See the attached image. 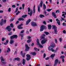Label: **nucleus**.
<instances>
[{"mask_svg": "<svg viewBox=\"0 0 66 66\" xmlns=\"http://www.w3.org/2000/svg\"><path fill=\"white\" fill-rule=\"evenodd\" d=\"M23 24H21L20 25H19L18 28L19 29H22V27H21L22 26H23Z\"/></svg>", "mask_w": 66, "mask_h": 66, "instance_id": "obj_14", "label": "nucleus"}, {"mask_svg": "<svg viewBox=\"0 0 66 66\" xmlns=\"http://www.w3.org/2000/svg\"><path fill=\"white\" fill-rule=\"evenodd\" d=\"M12 7H13L14 8H15V5H13L12 6Z\"/></svg>", "mask_w": 66, "mask_h": 66, "instance_id": "obj_60", "label": "nucleus"}, {"mask_svg": "<svg viewBox=\"0 0 66 66\" xmlns=\"http://www.w3.org/2000/svg\"><path fill=\"white\" fill-rule=\"evenodd\" d=\"M18 10V8H16V9L15 11V12L14 13H16V12H17Z\"/></svg>", "mask_w": 66, "mask_h": 66, "instance_id": "obj_40", "label": "nucleus"}, {"mask_svg": "<svg viewBox=\"0 0 66 66\" xmlns=\"http://www.w3.org/2000/svg\"><path fill=\"white\" fill-rule=\"evenodd\" d=\"M52 29L54 30V32L55 34H57V27L55 25H52Z\"/></svg>", "mask_w": 66, "mask_h": 66, "instance_id": "obj_2", "label": "nucleus"}, {"mask_svg": "<svg viewBox=\"0 0 66 66\" xmlns=\"http://www.w3.org/2000/svg\"><path fill=\"white\" fill-rule=\"evenodd\" d=\"M57 23L58 25H59V26H60V20L57 21Z\"/></svg>", "mask_w": 66, "mask_h": 66, "instance_id": "obj_37", "label": "nucleus"}, {"mask_svg": "<svg viewBox=\"0 0 66 66\" xmlns=\"http://www.w3.org/2000/svg\"><path fill=\"white\" fill-rule=\"evenodd\" d=\"M27 16V15H23L22 16V18H25Z\"/></svg>", "mask_w": 66, "mask_h": 66, "instance_id": "obj_31", "label": "nucleus"}, {"mask_svg": "<svg viewBox=\"0 0 66 66\" xmlns=\"http://www.w3.org/2000/svg\"><path fill=\"white\" fill-rule=\"evenodd\" d=\"M37 45L38 46L39 45V47L40 48H43V45H41L39 43V39H38L37 40Z\"/></svg>", "mask_w": 66, "mask_h": 66, "instance_id": "obj_5", "label": "nucleus"}, {"mask_svg": "<svg viewBox=\"0 0 66 66\" xmlns=\"http://www.w3.org/2000/svg\"><path fill=\"white\" fill-rule=\"evenodd\" d=\"M48 29L50 30V29H51V25H48Z\"/></svg>", "mask_w": 66, "mask_h": 66, "instance_id": "obj_35", "label": "nucleus"}, {"mask_svg": "<svg viewBox=\"0 0 66 66\" xmlns=\"http://www.w3.org/2000/svg\"><path fill=\"white\" fill-rule=\"evenodd\" d=\"M44 13L45 16H47V12H46V11L45 10H44Z\"/></svg>", "mask_w": 66, "mask_h": 66, "instance_id": "obj_41", "label": "nucleus"}, {"mask_svg": "<svg viewBox=\"0 0 66 66\" xmlns=\"http://www.w3.org/2000/svg\"><path fill=\"white\" fill-rule=\"evenodd\" d=\"M46 9V5L44 3L43 4V10H45Z\"/></svg>", "mask_w": 66, "mask_h": 66, "instance_id": "obj_19", "label": "nucleus"}, {"mask_svg": "<svg viewBox=\"0 0 66 66\" xmlns=\"http://www.w3.org/2000/svg\"><path fill=\"white\" fill-rule=\"evenodd\" d=\"M31 38V37L30 36H28L27 37V39H30Z\"/></svg>", "mask_w": 66, "mask_h": 66, "instance_id": "obj_53", "label": "nucleus"}, {"mask_svg": "<svg viewBox=\"0 0 66 66\" xmlns=\"http://www.w3.org/2000/svg\"><path fill=\"white\" fill-rule=\"evenodd\" d=\"M40 38H41V39H44V38H45V37L43 36L42 37H41Z\"/></svg>", "mask_w": 66, "mask_h": 66, "instance_id": "obj_59", "label": "nucleus"}, {"mask_svg": "<svg viewBox=\"0 0 66 66\" xmlns=\"http://www.w3.org/2000/svg\"><path fill=\"white\" fill-rule=\"evenodd\" d=\"M14 59L15 60H16L17 61H19V62L20 60V58H14Z\"/></svg>", "mask_w": 66, "mask_h": 66, "instance_id": "obj_22", "label": "nucleus"}, {"mask_svg": "<svg viewBox=\"0 0 66 66\" xmlns=\"http://www.w3.org/2000/svg\"><path fill=\"white\" fill-rule=\"evenodd\" d=\"M31 21V20L30 19H29L28 20H27L26 22V25H28V24H29V23Z\"/></svg>", "mask_w": 66, "mask_h": 66, "instance_id": "obj_17", "label": "nucleus"}, {"mask_svg": "<svg viewBox=\"0 0 66 66\" xmlns=\"http://www.w3.org/2000/svg\"><path fill=\"white\" fill-rule=\"evenodd\" d=\"M2 63H3V64H5L6 63V62L2 61L1 62Z\"/></svg>", "mask_w": 66, "mask_h": 66, "instance_id": "obj_52", "label": "nucleus"}, {"mask_svg": "<svg viewBox=\"0 0 66 66\" xmlns=\"http://www.w3.org/2000/svg\"><path fill=\"white\" fill-rule=\"evenodd\" d=\"M10 26L12 28H13L14 27V25H13L12 23L10 24Z\"/></svg>", "mask_w": 66, "mask_h": 66, "instance_id": "obj_42", "label": "nucleus"}, {"mask_svg": "<svg viewBox=\"0 0 66 66\" xmlns=\"http://www.w3.org/2000/svg\"><path fill=\"white\" fill-rule=\"evenodd\" d=\"M34 50H35V51H39V50L37 48H36V47H35L34 48Z\"/></svg>", "mask_w": 66, "mask_h": 66, "instance_id": "obj_30", "label": "nucleus"}, {"mask_svg": "<svg viewBox=\"0 0 66 66\" xmlns=\"http://www.w3.org/2000/svg\"><path fill=\"white\" fill-rule=\"evenodd\" d=\"M59 61V60L57 59H56L54 63L56 64H57L58 63V62Z\"/></svg>", "mask_w": 66, "mask_h": 66, "instance_id": "obj_18", "label": "nucleus"}, {"mask_svg": "<svg viewBox=\"0 0 66 66\" xmlns=\"http://www.w3.org/2000/svg\"><path fill=\"white\" fill-rule=\"evenodd\" d=\"M18 66H19V65H21V63H19L18 64Z\"/></svg>", "mask_w": 66, "mask_h": 66, "instance_id": "obj_61", "label": "nucleus"}, {"mask_svg": "<svg viewBox=\"0 0 66 66\" xmlns=\"http://www.w3.org/2000/svg\"><path fill=\"white\" fill-rule=\"evenodd\" d=\"M6 20H4L3 19H2L1 21H0V25L1 26H2L3 23H6Z\"/></svg>", "mask_w": 66, "mask_h": 66, "instance_id": "obj_6", "label": "nucleus"}, {"mask_svg": "<svg viewBox=\"0 0 66 66\" xmlns=\"http://www.w3.org/2000/svg\"><path fill=\"white\" fill-rule=\"evenodd\" d=\"M52 15L53 17H54V18H57L56 14H55L54 12H52Z\"/></svg>", "mask_w": 66, "mask_h": 66, "instance_id": "obj_12", "label": "nucleus"}, {"mask_svg": "<svg viewBox=\"0 0 66 66\" xmlns=\"http://www.w3.org/2000/svg\"><path fill=\"white\" fill-rule=\"evenodd\" d=\"M44 30V28H43V26H41L40 27V32H42V31H43Z\"/></svg>", "mask_w": 66, "mask_h": 66, "instance_id": "obj_15", "label": "nucleus"}, {"mask_svg": "<svg viewBox=\"0 0 66 66\" xmlns=\"http://www.w3.org/2000/svg\"><path fill=\"white\" fill-rule=\"evenodd\" d=\"M28 12H29L28 13V15H29L30 16H31L32 15L33 11L32 10L30 9V8L29 7L28 8Z\"/></svg>", "mask_w": 66, "mask_h": 66, "instance_id": "obj_3", "label": "nucleus"}, {"mask_svg": "<svg viewBox=\"0 0 66 66\" xmlns=\"http://www.w3.org/2000/svg\"><path fill=\"white\" fill-rule=\"evenodd\" d=\"M14 19H13V18L11 19H10V21H13V20H14Z\"/></svg>", "mask_w": 66, "mask_h": 66, "instance_id": "obj_58", "label": "nucleus"}, {"mask_svg": "<svg viewBox=\"0 0 66 66\" xmlns=\"http://www.w3.org/2000/svg\"><path fill=\"white\" fill-rule=\"evenodd\" d=\"M24 5H25L24 4H22V7L23 8V9H24Z\"/></svg>", "mask_w": 66, "mask_h": 66, "instance_id": "obj_39", "label": "nucleus"}, {"mask_svg": "<svg viewBox=\"0 0 66 66\" xmlns=\"http://www.w3.org/2000/svg\"><path fill=\"white\" fill-rule=\"evenodd\" d=\"M42 26L43 27V28H44V29H46V26H45L43 25Z\"/></svg>", "mask_w": 66, "mask_h": 66, "instance_id": "obj_44", "label": "nucleus"}, {"mask_svg": "<svg viewBox=\"0 0 66 66\" xmlns=\"http://www.w3.org/2000/svg\"><path fill=\"white\" fill-rule=\"evenodd\" d=\"M55 55V54H52L50 56V57L52 58V59H53V57H54Z\"/></svg>", "mask_w": 66, "mask_h": 66, "instance_id": "obj_20", "label": "nucleus"}, {"mask_svg": "<svg viewBox=\"0 0 66 66\" xmlns=\"http://www.w3.org/2000/svg\"><path fill=\"white\" fill-rule=\"evenodd\" d=\"M20 54L23 57H25V56H24L25 55V53H24L23 54L22 51H21V52Z\"/></svg>", "mask_w": 66, "mask_h": 66, "instance_id": "obj_13", "label": "nucleus"}, {"mask_svg": "<svg viewBox=\"0 0 66 66\" xmlns=\"http://www.w3.org/2000/svg\"><path fill=\"white\" fill-rule=\"evenodd\" d=\"M10 51H11V49H10V48H8L6 51L7 53H9V52H10Z\"/></svg>", "mask_w": 66, "mask_h": 66, "instance_id": "obj_23", "label": "nucleus"}, {"mask_svg": "<svg viewBox=\"0 0 66 66\" xmlns=\"http://www.w3.org/2000/svg\"><path fill=\"white\" fill-rule=\"evenodd\" d=\"M63 48H66V45H65L63 46Z\"/></svg>", "mask_w": 66, "mask_h": 66, "instance_id": "obj_64", "label": "nucleus"}, {"mask_svg": "<svg viewBox=\"0 0 66 66\" xmlns=\"http://www.w3.org/2000/svg\"><path fill=\"white\" fill-rule=\"evenodd\" d=\"M25 46L26 48L25 50V51H28L29 50L30 47L28 46V45L27 44Z\"/></svg>", "mask_w": 66, "mask_h": 66, "instance_id": "obj_9", "label": "nucleus"}, {"mask_svg": "<svg viewBox=\"0 0 66 66\" xmlns=\"http://www.w3.org/2000/svg\"><path fill=\"white\" fill-rule=\"evenodd\" d=\"M62 25L63 26H66V24L64 22L63 23Z\"/></svg>", "mask_w": 66, "mask_h": 66, "instance_id": "obj_48", "label": "nucleus"}, {"mask_svg": "<svg viewBox=\"0 0 66 66\" xmlns=\"http://www.w3.org/2000/svg\"><path fill=\"white\" fill-rule=\"evenodd\" d=\"M45 57H46V54L45 53H44V54L43 58H45Z\"/></svg>", "mask_w": 66, "mask_h": 66, "instance_id": "obj_51", "label": "nucleus"}, {"mask_svg": "<svg viewBox=\"0 0 66 66\" xmlns=\"http://www.w3.org/2000/svg\"><path fill=\"white\" fill-rule=\"evenodd\" d=\"M57 50H59V47H57L56 48L55 50H54V52L55 53H56V51Z\"/></svg>", "mask_w": 66, "mask_h": 66, "instance_id": "obj_34", "label": "nucleus"}, {"mask_svg": "<svg viewBox=\"0 0 66 66\" xmlns=\"http://www.w3.org/2000/svg\"><path fill=\"white\" fill-rule=\"evenodd\" d=\"M27 42V43H30L31 42V41L30 40H28Z\"/></svg>", "mask_w": 66, "mask_h": 66, "instance_id": "obj_46", "label": "nucleus"}, {"mask_svg": "<svg viewBox=\"0 0 66 66\" xmlns=\"http://www.w3.org/2000/svg\"><path fill=\"white\" fill-rule=\"evenodd\" d=\"M10 38H11V39H12L14 38V35L11 36L10 37Z\"/></svg>", "mask_w": 66, "mask_h": 66, "instance_id": "obj_38", "label": "nucleus"}, {"mask_svg": "<svg viewBox=\"0 0 66 66\" xmlns=\"http://www.w3.org/2000/svg\"><path fill=\"white\" fill-rule=\"evenodd\" d=\"M20 13V12L19 11H18V12H17L16 13V15H17L18 14H19V13Z\"/></svg>", "mask_w": 66, "mask_h": 66, "instance_id": "obj_57", "label": "nucleus"}, {"mask_svg": "<svg viewBox=\"0 0 66 66\" xmlns=\"http://www.w3.org/2000/svg\"><path fill=\"white\" fill-rule=\"evenodd\" d=\"M19 35L21 36V37H23V35L21 34H20Z\"/></svg>", "mask_w": 66, "mask_h": 66, "instance_id": "obj_55", "label": "nucleus"}, {"mask_svg": "<svg viewBox=\"0 0 66 66\" xmlns=\"http://www.w3.org/2000/svg\"><path fill=\"white\" fill-rule=\"evenodd\" d=\"M24 30H23L21 31L20 32V33H24Z\"/></svg>", "mask_w": 66, "mask_h": 66, "instance_id": "obj_47", "label": "nucleus"}, {"mask_svg": "<svg viewBox=\"0 0 66 66\" xmlns=\"http://www.w3.org/2000/svg\"><path fill=\"white\" fill-rule=\"evenodd\" d=\"M11 8H9L8 10V12H11Z\"/></svg>", "mask_w": 66, "mask_h": 66, "instance_id": "obj_43", "label": "nucleus"}, {"mask_svg": "<svg viewBox=\"0 0 66 66\" xmlns=\"http://www.w3.org/2000/svg\"><path fill=\"white\" fill-rule=\"evenodd\" d=\"M43 2L42 1H41L39 5L38 6V12H40V7H43Z\"/></svg>", "mask_w": 66, "mask_h": 66, "instance_id": "obj_1", "label": "nucleus"}, {"mask_svg": "<svg viewBox=\"0 0 66 66\" xmlns=\"http://www.w3.org/2000/svg\"><path fill=\"white\" fill-rule=\"evenodd\" d=\"M35 6H34V7H33V11L34 12V14H35Z\"/></svg>", "mask_w": 66, "mask_h": 66, "instance_id": "obj_24", "label": "nucleus"}, {"mask_svg": "<svg viewBox=\"0 0 66 66\" xmlns=\"http://www.w3.org/2000/svg\"><path fill=\"white\" fill-rule=\"evenodd\" d=\"M3 13V10H0V13Z\"/></svg>", "mask_w": 66, "mask_h": 66, "instance_id": "obj_62", "label": "nucleus"}, {"mask_svg": "<svg viewBox=\"0 0 66 66\" xmlns=\"http://www.w3.org/2000/svg\"><path fill=\"white\" fill-rule=\"evenodd\" d=\"M2 1L3 2H4V3L6 2V0H2Z\"/></svg>", "mask_w": 66, "mask_h": 66, "instance_id": "obj_56", "label": "nucleus"}, {"mask_svg": "<svg viewBox=\"0 0 66 66\" xmlns=\"http://www.w3.org/2000/svg\"><path fill=\"white\" fill-rule=\"evenodd\" d=\"M60 12V11H59V10H57V11H56V13H59Z\"/></svg>", "mask_w": 66, "mask_h": 66, "instance_id": "obj_54", "label": "nucleus"}, {"mask_svg": "<svg viewBox=\"0 0 66 66\" xmlns=\"http://www.w3.org/2000/svg\"><path fill=\"white\" fill-rule=\"evenodd\" d=\"M52 10V9H48L47 10V11H48V12H50L51 10Z\"/></svg>", "mask_w": 66, "mask_h": 66, "instance_id": "obj_36", "label": "nucleus"}, {"mask_svg": "<svg viewBox=\"0 0 66 66\" xmlns=\"http://www.w3.org/2000/svg\"><path fill=\"white\" fill-rule=\"evenodd\" d=\"M63 33L64 34H66V30H64L63 31Z\"/></svg>", "mask_w": 66, "mask_h": 66, "instance_id": "obj_49", "label": "nucleus"}, {"mask_svg": "<svg viewBox=\"0 0 66 66\" xmlns=\"http://www.w3.org/2000/svg\"><path fill=\"white\" fill-rule=\"evenodd\" d=\"M18 20L19 21H21V20L23 21V20H24V19L23 18H19L18 19Z\"/></svg>", "mask_w": 66, "mask_h": 66, "instance_id": "obj_26", "label": "nucleus"}, {"mask_svg": "<svg viewBox=\"0 0 66 66\" xmlns=\"http://www.w3.org/2000/svg\"><path fill=\"white\" fill-rule=\"evenodd\" d=\"M26 56L27 57L26 58V60L27 61H29L30 59H31V56L29 54L26 55Z\"/></svg>", "mask_w": 66, "mask_h": 66, "instance_id": "obj_8", "label": "nucleus"}, {"mask_svg": "<svg viewBox=\"0 0 66 66\" xmlns=\"http://www.w3.org/2000/svg\"><path fill=\"white\" fill-rule=\"evenodd\" d=\"M13 36L14 37V38H17V37H18V36L16 35H13Z\"/></svg>", "mask_w": 66, "mask_h": 66, "instance_id": "obj_33", "label": "nucleus"}, {"mask_svg": "<svg viewBox=\"0 0 66 66\" xmlns=\"http://www.w3.org/2000/svg\"><path fill=\"white\" fill-rule=\"evenodd\" d=\"M53 47H54V45H51L48 47V50L49 51H51L52 52H54V50L53 49Z\"/></svg>", "mask_w": 66, "mask_h": 66, "instance_id": "obj_4", "label": "nucleus"}, {"mask_svg": "<svg viewBox=\"0 0 66 66\" xmlns=\"http://www.w3.org/2000/svg\"><path fill=\"white\" fill-rule=\"evenodd\" d=\"M40 18H43V17H45V16L43 14H40Z\"/></svg>", "mask_w": 66, "mask_h": 66, "instance_id": "obj_28", "label": "nucleus"}, {"mask_svg": "<svg viewBox=\"0 0 66 66\" xmlns=\"http://www.w3.org/2000/svg\"><path fill=\"white\" fill-rule=\"evenodd\" d=\"M12 34V32H10L8 34V35H11Z\"/></svg>", "mask_w": 66, "mask_h": 66, "instance_id": "obj_45", "label": "nucleus"}, {"mask_svg": "<svg viewBox=\"0 0 66 66\" xmlns=\"http://www.w3.org/2000/svg\"><path fill=\"white\" fill-rule=\"evenodd\" d=\"M31 26L33 27H35V26H37V25L36 24V23L35 22H32L31 23Z\"/></svg>", "mask_w": 66, "mask_h": 66, "instance_id": "obj_11", "label": "nucleus"}, {"mask_svg": "<svg viewBox=\"0 0 66 66\" xmlns=\"http://www.w3.org/2000/svg\"><path fill=\"white\" fill-rule=\"evenodd\" d=\"M31 54H32V55H36V53L35 52H32L31 53Z\"/></svg>", "mask_w": 66, "mask_h": 66, "instance_id": "obj_25", "label": "nucleus"}, {"mask_svg": "<svg viewBox=\"0 0 66 66\" xmlns=\"http://www.w3.org/2000/svg\"><path fill=\"white\" fill-rule=\"evenodd\" d=\"M48 39L47 38H45L43 40H42L41 42V43L43 45L45 44L46 43V42L47 41Z\"/></svg>", "mask_w": 66, "mask_h": 66, "instance_id": "obj_7", "label": "nucleus"}, {"mask_svg": "<svg viewBox=\"0 0 66 66\" xmlns=\"http://www.w3.org/2000/svg\"><path fill=\"white\" fill-rule=\"evenodd\" d=\"M10 27L11 26H9L6 27V30H7L8 31H9V32H10L12 29L11 28H10Z\"/></svg>", "mask_w": 66, "mask_h": 66, "instance_id": "obj_10", "label": "nucleus"}, {"mask_svg": "<svg viewBox=\"0 0 66 66\" xmlns=\"http://www.w3.org/2000/svg\"><path fill=\"white\" fill-rule=\"evenodd\" d=\"M60 42H62V38H59Z\"/></svg>", "mask_w": 66, "mask_h": 66, "instance_id": "obj_63", "label": "nucleus"}, {"mask_svg": "<svg viewBox=\"0 0 66 66\" xmlns=\"http://www.w3.org/2000/svg\"><path fill=\"white\" fill-rule=\"evenodd\" d=\"M5 40V38H2V41H4Z\"/></svg>", "mask_w": 66, "mask_h": 66, "instance_id": "obj_50", "label": "nucleus"}, {"mask_svg": "<svg viewBox=\"0 0 66 66\" xmlns=\"http://www.w3.org/2000/svg\"><path fill=\"white\" fill-rule=\"evenodd\" d=\"M44 33L46 34V35H48V34H50V33L49 32H47L46 31H45L44 32Z\"/></svg>", "mask_w": 66, "mask_h": 66, "instance_id": "obj_29", "label": "nucleus"}, {"mask_svg": "<svg viewBox=\"0 0 66 66\" xmlns=\"http://www.w3.org/2000/svg\"><path fill=\"white\" fill-rule=\"evenodd\" d=\"M25 62H26V61L25 60L23 59V60L22 64H23V65H24Z\"/></svg>", "mask_w": 66, "mask_h": 66, "instance_id": "obj_27", "label": "nucleus"}, {"mask_svg": "<svg viewBox=\"0 0 66 66\" xmlns=\"http://www.w3.org/2000/svg\"><path fill=\"white\" fill-rule=\"evenodd\" d=\"M65 57V56H64V55H62L61 56H60V59H64Z\"/></svg>", "mask_w": 66, "mask_h": 66, "instance_id": "obj_32", "label": "nucleus"}, {"mask_svg": "<svg viewBox=\"0 0 66 66\" xmlns=\"http://www.w3.org/2000/svg\"><path fill=\"white\" fill-rule=\"evenodd\" d=\"M0 59L1 60V62H4L5 61V60L4 59V58L3 56H1L0 57Z\"/></svg>", "mask_w": 66, "mask_h": 66, "instance_id": "obj_16", "label": "nucleus"}, {"mask_svg": "<svg viewBox=\"0 0 66 66\" xmlns=\"http://www.w3.org/2000/svg\"><path fill=\"white\" fill-rule=\"evenodd\" d=\"M14 40L12 39H11L10 41V44H13V43H14Z\"/></svg>", "mask_w": 66, "mask_h": 66, "instance_id": "obj_21", "label": "nucleus"}]
</instances>
